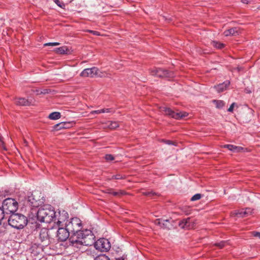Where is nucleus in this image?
I'll list each match as a JSON object with an SVG mask.
<instances>
[{
	"mask_svg": "<svg viewBox=\"0 0 260 260\" xmlns=\"http://www.w3.org/2000/svg\"><path fill=\"white\" fill-rule=\"evenodd\" d=\"M40 197H37L35 194L31 193L30 196L27 197L26 200L27 203L32 207H39L44 203L43 198L40 199Z\"/></svg>",
	"mask_w": 260,
	"mask_h": 260,
	"instance_id": "obj_11",
	"label": "nucleus"
},
{
	"mask_svg": "<svg viewBox=\"0 0 260 260\" xmlns=\"http://www.w3.org/2000/svg\"><path fill=\"white\" fill-rule=\"evenodd\" d=\"M15 102V104L18 106H29L30 105L29 101L27 99L23 98L16 99Z\"/></svg>",
	"mask_w": 260,
	"mask_h": 260,
	"instance_id": "obj_19",
	"label": "nucleus"
},
{
	"mask_svg": "<svg viewBox=\"0 0 260 260\" xmlns=\"http://www.w3.org/2000/svg\"><path fill=\"white\" fill-rule=\"evenodd\" d=\"M230 84V81L226 80L222 83L215 86L214 88L216 89L218 92H221L226 90Z\"/></svg>",
	"mask_w": 260,
	"mask_h": 260,
	"instance_id": "obj_17",
	"label": "nucleus"
},
{
	"mask_svg": "<svg viewBox=\"0 0 260 260\" xmlns=\"http://www.w3.org/2000/svg\"><path fill=\"white\" fill-rule=\"evenodd\" d=\"M105 159L107 161H112L114 159V157L112 154H108L105 155Z\"/></svg>",
	"mask_w": 260,
	"mask_h": 260,
	"instance_id": "obj_35",
	"label": "nucleus"
},
{
	"mask_svg": "<svg viewBox=\"0 0 260 260\" xmlns=\"http://www.w3.org/2000/svg\"><path fill=\"white\" fill-rule=\"evenodd\" d=\"M202 197V195L200 193H197L196 194H194V196H193L190 200L191 201H197V200H200Z\"/></svg>",
	"mask_w": 260,
	"mask_h": 260,
	"instance_id": "obj_31",
	"label": "nucleus"
},
{
	"mask_svg": "<svg viewBox=\"0 0 260 260\" xmlns=\"http://www.w3.org/2000/svg\"><path fill=\"white\" fill-rule=\"evenodd\" d=\"M5 217V212L2 208L0 207V225L2 224V221Z\"/></svg>",
	"mask_w": 260,
	"mask_h": 260,
	"instance_id": "obj_32",
	"label": "nucleus"
},
{
	"mask_svg": "<svg viewBox=\"0 0 260 260\" xmlns=\"http://www.w3.org/2000/svg\"><path fill=\"white\" fill-rule=\"evenodd\" d=\"M34 92L36 93L37 95L42 94V93H41V90L39 89H37L35 90H34Z\"/></svg>",
	"mask_w": 260,
	"mask_h": 260,
	"instance_id": "obj_47",
	"label": "nucleus"
},
{
	"mask_svg": "<svg viewBox=\"0 0 260 260\" xmlns=\"http://www.w3.org/2000/svg\"><path fill=\"white\" fill-rule=\"evenodd\" d=\"M243 148L240 146H237L236 148V152H241L242 150H243Z\"/></svg>",
	"mask_w": 260,
	"mask_h": 260,
	"instance_id": "obj_46",
	"label": "nucleus"
},
{
	"mask_svg": "<svg viewBox=\"0 0 260 260\" xmlns=\"http://www.w3.org/2000/svg\"><path fill=\"white\" fill-rule=\"evenodd\" d=\"M119 126L118 123L116 121H110L108 127L111 129H115Z\"/></svg>",
	"mask_w": 260,
	"mask_h": 260,
	"instance_id": "obj_27",
	"label": "nucleus"
},
{
	"mask_svg": "<svg viewBox=\"0 0 260 260\" xmlns=\"http://www.w3.org/2000/svg\"><path fill=\"white\" fill-rule=\"evenodd\" d=\"M57 215L53 208L51 206L44 205L39 209L37 217L39 221L43 222L50 223L52 221L56 222Z\"/></svg>",
	"mask_w": 260,
	"mask_h": 260,
	"instance_id": "obj_1",
	"label": "nucleus"
},
{
	"mask_svg": "<svg viewBox=\"0 0 260 260\" xmlns=\"http://www.w3.org/2000/svg\"><path fill=\"white\" fill-rule=\"evenodd\" d=\"M213 102L215 104L216 107L218 109L223 108L225 105V103L223 101L214 100L213 101Z\"/></svg>",
	"mask_w": 260,
	"mask_h": 260,
	"instance_id": "obj_23",
	"label": "nucleus"
},
{
	"mask_svg": "<svg viewBox=\"0 0 260 260\" xmlns=\"http://www.w3.org/2000/svg\"><path fill=\"white\" fill-rule=\"evenodd\" d=\"M50 92V90L48 89H44L43 90H41V93L42 94H45L46 93H48Z\"/></svg>",
	"mask_w": 260,
	"mask_h": 260,
	"instance_id": "obj_43",
	"label": "nucleus"
},
{
	"mask_svg": "<svg viewBox=\"0 0 260 260\" xmlns=\"http://www.w3.org/2000/svg\"><path fill=\"white\" fill-rule=\"evenodd\" d=\"M252 210L250 208H246L244 210V215L247 216L248 215H250L252 213Z\"/></svg>",
	"mask_w": 260,
	"mask_h": 260,
	"instance_id": "obj_37",
	"label": "nucleus"
},
{
	"mask_svg": "<svg viewBox=\"0 0 260 260\" xmlns=\"http://www.w3.org/2000/svg\"><path fill=\"white\" fill-rule=\"evenodd\" d=\"M253 1V0H241V2L245 4H251Z\"/></svg>",
	"mask_w": 260,
	"mask_h": 260,
	"instance_id": "obj_42",
	"label": "nucleus"
},
{
	"mask_svg": "<svg viewBox=\"0 0 260 260\" xmlns=\"http://www.w3.org/2000/svg\"><path fill=\"white\" fill-rule=\"evenodd\" d=\"M77 237L81 239V242L85 246H91L95 242V236L90 230H82Z\"/></svg>",
	"mask_w": 260,
	"mask_h": 260,
	"instance_id": "obj_4",
	"label": "nucleus"
},
{
	"mask_svg": "<svg viewBox=\"0 0 260 260\" xmlns=\"http://www.w3.org/2000/svg\"><path fill=\"white\" fill-rule=\"evenodd\" d=\"M252 235L254 237H258L260 239V232H253Z\"/></svg>",
	"mask_w": 260,
	"mask_h": 260,
	"instance_id": "obj_44",
	"label": "nucleus"
},
{
	"mask_svg": "<svg viewBox=\"0 0 260 260\" xmlns=\"http://www.w3.org/2000/svg\"><path fill=\"white\" fill-rule=\"evenodd\" d=\"M238 32L237 28H231L224 31L223 34L225 36H229L230 35H234L235 34Z\"/></svg>",
	"mask_w": 260,
	"mask_h": 260,
	"instance_id": "obj_21",
	"label": "nucleus"
},
{
	"mask_svg": "<svg viewBox=\"0 0 260 260\" xmlns=\"http://www.w3.org/2000/svg\"><path fill=\"white\" fill-rule=\"evenodd\" d=\"M108 193L111 194L114 196H121L125 194V192L123 190H120L119 191H112V192H108Z\"/></svg>",
	"mask_w": 260,
	"mask_h": 260,
	"instance_id": "obj_25",
	"label": "nucleus"
},
{
	"mask_svg": "<svg viewBox=\"0 0 260 260\" xmlns=\"http://www.w3.org/2000/svg\"><path fill=\"white\" fill-rule=\"evenodd\" d=\"M105 73L102 72L99 69L96 67H93L91 68H88L84 69L81 73L80 76L81 77H103L105 76Z\"/></svg>",
	"mask_w": 260,
	"mask_h": 260,
	"instance_id": "obj_8",
	"label": "nucleus"
},
{
	"mask_svg": "<svg viewBox=\"0 0 260 260\" xmlns=\"http://www.w3.org/2000/svg\"><path fill=\"white\" fill-rule=\"evenodd\" d=\"M223 147V148H228L229 150L230 149V147H232L231 144L224 145Z\"/></svg>",
	"mask_w": 260,
	"mask_h": 260,
	"instance_id": "obj_48",
	"label": "nucleus"
},
{
	"mask_svg": "<svg viewBox=\"0 0 260 260\" xmlns=\"http://www.w3.org/2000/svg\"><path fill=\"white\" fill-rule=\"evenodd\" d=\"M231 146H232V147H230V150L233 151V152H236V148L237 146L231 145Z\"/></svg>",
	"mask_w": 260,
	"mask_h": 260,
	"instance_id": "obj_45",
	"label": "nucleus"
},
{
	"mask_svg": "<svg viewBox=\"0 0 260 260\" xmlns=\"http://www.w3.org/2000/svg\"><path fill=\"white\" fill-rule=\"evenodd\" d=\"M160 111L165 115L176 119H180L183 117H186L188 115V113L186 112H175L171 108L168 107H161Z\"/></svg>",
	"mask_w": 260,
	"mask_h": 260,
	"instance_id": "obj_9",
	"label": "nucleus"
},
{
	"mask_svg": "<svg viewBox=\"0 0 260 260\" xmlns=\"http://www.w3.org/2000/svg\"><path fill=\"white\" fill-rule=\"evenodd\" d=\"M34 226L35 229L33 231L35 235H39L38 238L41 243H44L46 246L49 243V237L48 235V230L46 228L41 229L40 224L35 223Z\"/></svg>",
	"mask_w": 260,
	"mask_h": 260,
	"instance_id": "obj_5",
	"label": "nucleus"
},
{
	"mask_svg": "<svg viewBox=\"0 0 260 260\" xmlns=\"http://www.w3.org/2000/svg\"><path fill=\"white\" fill-rule=\"evenodd\" d=\"M179 227L185 230H189L193 228V222L190 217L181 220L178 224Z\"/></svg>",
	"mask_w": 260,
	"mask_h": 260,
	"instance_id": "obj_14",
	"label": "nucleus"
},
{
	"mask_svg": "<svg viewBox=\"0 0 260 260\" xmlns=\"http://www.w3.org/2000/svg\"><path fill=\"white\" fill-rule=\"evenodd\" d=\"M226 243H227V241H222L220 242L214 243L213 245L218 247L219 248L221 249L225 246Z\"/></svg>",
	"mask_w": 260,
	"mask_h": 260,
	"instance_id": "obj_28",
	"label": "nucleus"
},
{
	"mask_svg": "<svg viewBox=\"0 0 260 260\" xmlns=\"http://www.w3.org/2000/svg\"><path fill=\"white\" fill-rule=\"evenodd\" d=\"M18 208V202L14 199L7 198L3 202L2 209L4 211H6L7 213H15Z\"/></svg>",
	"mask_w": 260,
	"mask_h": 260,
	"instance_id": "obj_6",
	"label": "nucleus"
},
{
	"mask_svg": "<svg viewBox=\"0 0 260 260\" xmlns=\"http://www.w3.org/2000/svg\"><path fill=\"white\" fill-rule=\"evenodd\" d=\"M61 117V114L60 112H54L51 113H50L49 116L48 118L52 120H57L59 118H60Z\"/></svg>",
	"mask_w": 260,
	"mask_h": 260,
	"instance_id": "obj_22",
	"label": "nucleus"
},
{
	"mask_svg": "<svg viewBox=\"0 0 260 260\" xmlns=\"http://www.w3.org/2000/svg\"><path fill=\"white\" fill-rule=\"evenodd\" d=\"M58 214V217H56V222L58 226H60V224L64 222L66 219L68 218V214L67 212L63 210L62 212L59 211Z\"/></svg>",
	"mask_w": 260,
	"mask_h": 260,
	"instance_id": "obj_16",
	"label": "nucleus"
},
{
	"mask_svg": "<svg viewBox=\"0 0 260 260\" xmlns=\"http://www.w3.org/2000/svg\"><path fill=\"white\" fill-rule=\"evenodd\" d=\"M211 44L213 46L218 49H222L224 47V44L214 41L211 42Z\"/></svg>",
	"mask_w": 260,
	"mask_h": 260,
	"instance_id": "obj_24",
	"label": "nucleus"
},
{
	"mask_svg": "<svg viewBox=\"0 0 260 260\" xmlns=\"http://www.w3.org/2000/svg\"><path fill=\"white\" fill-rule=\"evenodd\" d=\"M161 141L168 145H176V143L175 142H173L171 140H167L163 139V140H162Z\"/></svg>",
	"mask_w": 260,
	"mask_h": 260,
	"instance_id": "obj_33",
	"label": "nucleus"
},
{
	"mask_svg": "<svg viewBox=\"0 0 260 260\" xmlns=\"http://www.w3.org/2000/svg\"><path fill=\"white\" fill-rule=\"evenodd\" d=\"M125 178V176L120 174H117L115 175H113L110 179H116V180H119V179H124Z\"/></svg>",
	"mask_w": 260,
	"mask_h": 260,
	"instance_id": "obj_26",
	"label": "nucleus"
},
{
	"mask_svg": "<svg viewBox=\"0 0 260 260\" xmlns=\"http://www.w3.org/2000/svg\"><path fill=\"white\" fill-rule=\"evenodd\" d=\"M55 51L57 53L59 54H68L70 50L67 46H62L59 48H57L55 49Z\"/></svg>",
	"mask_w": 260,
	"mask_h": 260,
	"instance_id": "obj_20",
	"label": "nucleus"
},
{
	"mask_svg": "<svg viewBox=\"0 0 260 260\" xmlns=\"http://www.w3.org/2000/svg\"><path fill=\"white\" fill-rule=\"evenodd\" d=\"M27 223V218L21 214H12L8 219V223L12 227L17 229H23Z\"/></svg>",
	"mask_w": 260,
	"mask_h": 260,
	"instance_id": "obj_2",
	"label": "nucleus"
},
{
	"mask_svg": "<svg viewBox=\"0 0 260 260\" xmlns=\"http://www.w3.org/2000/svg\"><path fill=\"white\" fill-rule=\"evenodd\" d=\"M116 259L117 260H124L125 257L124 256H121V257H119L118 258H116Z\"/></svg>",
	"mask_w": 260,
	"mask_h": 260,
	"instance_id": "obj_50",
	"label": "nucleus"
},
{
	"mask_svg": "<svg viewBox=\"0 0 260 260\" xmlns=\"http://www.w3.org/2000/svg\"><path fill=\"white\" fill-rule=\"evenodd\" d=\"M94 260H110V258L105 254H102L95 257Z\"/></svg>",
	"mask_w": 260,
	"mask_h": 260,
	"instance_id": "obj_29",
	"label": "nucleus"
},
{
	"mask_svg": "<svg viewBox=\"0 0 260 260\" xmlns=\"http://www.w3.org/2000/svg\"><path fill=\"white\" fill-rule=\"evenodd\" d=\"M173 220L166 219L162 220V219H157L155 220V224L159 225L161 228L164 229L170 230L172 226Z\"/></svg>",
	"mask_w": 260,
	"mask_h": 260,
	"instance_id": "obj_13",
	"label": "nucleus"
},
{
	"mask_svg": "<svg viewBox=\"0 0 260 260\" xmlns=\"http://www.w3.org/2000/svg\"><path fill=\"white\" fill-rule=\"evenodd\" d=\"M104 109L105 110V112H109L110 111L109 109Z\"/></svg>",
	"mask_w": 260,
	"mask_h": 260,
	"instance_id": "obj_53",
	"label": "nucleus"
},
{
	"mask_svg": "<svg viewBox=\"0 0 260 260\" xmlns=\"http://www.w3.org/2000/svg\"><path fill=\"white\" fill-rule=\"evenodd\" d=\"M105 110L104 109H101V110H95V111H93L91 112V113L92 114H100V113H105Z\"/></svg>",
	"mask_w": 260,
	"mask_h": 260,
	"instance_id": "obj_38",
	"label": "nucleus"
},
{
	"mask_svg": "<svg viewBox=\"0 0 260 260\" xmlns=\"http://www.w3.org/2000/svg\"><path fill=\"white\" fill-rule=\"evenodd\" d=\"M81 226V221L77 217L72 218L70 221L66 223V228L71 233V236H78L82 231Z\"/></svg>",
	"mask_w": 260,
	"mask_h": 260,
	"instance_id": "obj_3",
	"label": "nucleus"
},
{
	"mask_svg": "<svg viewBox=\"0 0 260 260\" xmlns=\"http://www.w3.org/2000/svg\"><path fill=\"white\" fill-rule=\"evenodd\" d=\"M235 69L237 70L238 72H240V71L243 70V68L242 67H238Z\"/></svg>",
	"mask_w": 260,
	"mask_h": 260,
	"instance_id": "obj_49",
	"label": "nucleus"
},
{
	"mask_svg": "<svg viewBox=\"0 0 260 260\" xmlns=\"http://www.w3.org/2000/svg\"><path fill=\"white\" fill-rule=\"evenodd\" d=\"M86 31L91 33L93 35H95V36H100V33L97 31H94V30H87Z\"/></svg>",
	"mask_w": 260,
	"mask_h": 260,
	"instance_id": "obj_39",
	"label": "nucleus"
},
{
	"mask_svg": "<svg viewBox=\"0 0 260 260\" xmlns=\"http://www.w3.org/2000/svg\"><path fill=\"white\" fill-rule=\"evenodd\" d=\"M69 240L72 246L77 247V248H81V247L83 245V243L81 242V239L78 238L77 236H71L69 238Z\"/></svg>",
	"mask_w": 260,
	"mask_h": 260,
	"instance_id": "obj_15",
	"label": "nucleus"
},
{
	"mask_svg": "<svg viewBox=\"0 0 260 260\" xmlns=\"http://www.w3.org/2000/svg\"><path fill=\"white\" fill-rule=\"evenodd\" d=\"M59 43L58 42L54 43H48L44 44V46H57L59 45Z\"/></svg>",
	"mask_w": 260,
	"mask_h": 260,
	"instance_id": "obj_40",
	"label": "nucleus"
},
{
	"mask_svg": "<svg viewBox=\"0 0 260 260\" xmlns=\"http://www.w3.org/2000/svg\"><path fill=\"white\" fill-rule=\"evenodd\" d=\"M113 190V189L112 188H108L106 189V192L108 193V192H112Z\"/></svg>",
	"mask_w": 260,
	"mask_h": 260,
	"instance_id": "obj_51",
	"label": "nucleus"
},
{
	"mask_svg": "<svg viewBox=\"0 0 260 260\" xmlns=\"http://www.w3.org/2000/svg\"><path fill=\"white\" fill-rule=\"evenodd\" d=\"M149 71L152 76L161 78H171L174 76L173 72L162 68H153L149 69Z\"/></svg>",
	"mask_w": 260,
	"mask_h": 260,
	"instance_id": "obj_7",
	"label": "nucleus"
},
{
	"mask_svg": "<svg viewBox=\"0 0 260 260\" xmlns=\"http://www.w3.org/2000/svg\"><path fill=\"white\" fill-rule=\"evenodd\" d=\"M236 105V103H233L230 106V107H229V108L228 109V111L230 112H233V110H234V106L235 105Z\"/></svg>",
	"mask_w": 260,
	"mask_h": 260,
	"instance_id": "obj_41",
	"label": "nucleus"
},
{
	"mask_svg": "<svg viewBox=\"0 0 260 260\" xmlns=\"http://www.w3.org/2000/svg\"><path fill=\"white\" fill-rule=\"evenodd\" d=\"M71 126V123L62 122L54 125L53 128L55 131H59L61 129L68 128Z\"/></svg>",
	"mask_w": 260,
	"mask_h": 260,
	"instance_id": "obj_18",
	"label": "nucleus"
},
{
	"mask_svg": "<svg viewBox=\"0 0 260 260\" xmlns=\"http://www.w3.org/2000/svg\"><path fill=\"white\" fill-rule=\"evenodd\" d=\"M2 141L1 137H0V141Z\"/></svg>",
	"mask_w": 260,
	"mask_h": 260,
	"instance_id": "obj_54",
	"label": "nucleus"
},
{
	"mask_svg": "<svg viewBox=\"0 0 260 260\" xmlns=\"http://www.w3.org/2000/svg\"><path fill=\"white\" fill-rule=\"evenodd\" d=\"M53 1L60 8L62 9L65 8L66 5L63 2L60 1L59 0H53Z\"/></svg>",
	"mask_w": 260,
	"mask_h": 260,
	"instance_id": "obj_30",
	"label": "nucleus"
},
{
	"mask_svg": "<svg viewBox=\"0 0 260 260\" xmlns=\"http://www.w3.org/2000/svg\"><path fill=\"white\" fill-rule=\"evenodd\" d=\"M71 233L68 231L67 228H59L57 233L58 239L60 241H65L69 238Z\"/></svg>",
	"mask_w": 260,
	"mask_h": 260,
	"instance_id": "obj_12",
	"label": "nucleus"
},
{
	"mask_svg": "<svg viewBox=\"0 0 260 260\" xmlns=\"http://www.w3.org/2000/svg\"><path fill=\"white\" fill-rule=\"evenodd\" d=\"M244 210L242 209L240 211H238L236 213V216L240 217H245L246 215H244Z\"/></svg>",
	"mask_w": 260,
	"mask_h": 260,
	"instance_id": "obj_36",
	"label": "nucleus"
},
{
	"mask_svg": "<svg viewBox=\"0 0 260 260\" xmlns=\"http://www.w3.org/2000/svg\"><path fill=\"white\" fill-rule=\"evenodd\" d=\"M94 247L101 251H108L111 248V244L106 238H100L94 243Z\"/></svg>",
	"mask_w": 260,
	"mask_h": 260,
	"instance_id": "obj_10",
	"label": "nucleus"
},
{
	"mask_svg": "<svg viewBox=\"0 0 260 260\" xmlns=\"http://www.w3.org/2000/svg\"><path fill=\"white\" fill-rule=\"evenodd\" d=\"M143 194L146 196L151 197L156 195V193L153 191H145L143 192Z\"/></svg>",
	"mask_w": 260,
	"mask_h": 260,
	"instance_id": "obj_34",
	"label": "nucleus"
},
{
	"mask_svg": "<svg viewBox=\"0 0 260 260\" xmlns=\"http://www.w3.org/2000/svg\"><path fill=\"white\" fill-rule=\"evenodd\" d=\"M24 143L25 144V146L27 145V142L26 140L25 139L24 140Z\"/></svg>",
	"mask_w": 260,
	"mask_h": 260,
	"instance_id": "obj_52",
	"label": "nucleus"
}]
</instances>
